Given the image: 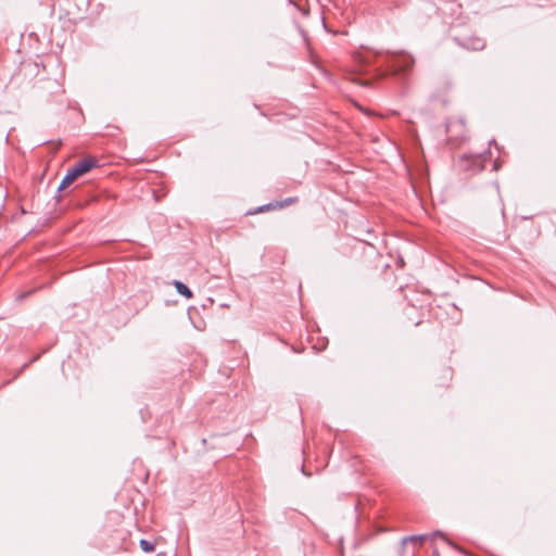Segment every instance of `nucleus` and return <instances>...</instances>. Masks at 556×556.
Returning a JSON list of instances; mask_svg holds the SVG:
<instances>
[{"mask_svg": "<svg viewBox=\"0 0 556 556\" xmlns=\"http://www.w3.org/2000/svg\"><path fill=\"white\" fill-rule=\"evenodd\" d=\"M97 164V161L92 157H87L81 162L77 163L74 167L68 169L67 174L61 181L59 186V190L66 189L70 185H72L78 177L88 173L91 168H93Z\"/></svg>", "mask_w": 556, "mask_h": 556, "instance_id": "f03ea898", "label": "nucleus"}, {"mask_svg": "<svg viewBox=\"0 0 556 556\" xmlns=\"http://www.w3.org/2000/svg\"><path fill=\"white\" fill-rule=\"evenodd\" d=\"M442 535L440 532L434 533L432 536Z\"/></svg>", "mask_w": 556, "mask_h": 556, "instance_id": "6e6552de", "label": "nucleus"}, {"mask_svg": "<svg viewBox=\"0 0 556 556\" xmlns=\"http://www.w3.org/2000/svg\"><path fill=\"white\" fill-rule=\"evenodd\" d=\"M357 59L362 64H369L371 62L370 56L367 54H359Z\"/></svg>", "mask_w": 556, "mask_h": 556, "instance_id": "423d86ee", "label": "nucleus"}, {"mask_svg": "<svg viewBox=\"0 0 556 556\" xmlns=\"http://www.w3.org/2000/svg\"><path fill=\"white\" fill-rule=\"evenodd\" d=\"M25 295H26V294H21V295L18 296V299H23V298H25Z\"/></svg>", "mask_w": 556, "mask_h": 556, "instance_id": "1a4fd4ad", "label": "nucleus"}, {"mask_svg": "<svg viewBox=\"0 0 556 556\" xmlns=\"http://www.w3.org/2000/svg\"><path fill=\"white\" fill-rule=\"evenodd\" d=\"M140 547L146 553H151V552H153L155 549V545L152 542L147 541V540H141L140 541Z\"/></svg>", "mask_w": 556, "mask_h": 556, "instance_id": "39448f33", "label": "nucleus"}, {"mask_svg": "<svg viewBox=\"0 0 556 556\" xmlns=\"http://www.w3.org/2000/svg\"><path fill=\"white\" fill-rule=\"evenodd\" d=\"M174 287L176 288L177 292L179 294H181L182 296L187 298V299H191L192 298V292L191 290L185 285L182 283L181 281L179 280H175L173 282Z\"/></svg>", "mask_w": 556, "mask_h": 556, "instance_id": "7ed1b4c3", "label": "nucleus"}, {"mask_svg": "<svg viewBox=\"0 0 556 556\" xmlns=\"http://www.w3.org/2000/svg\"><path fill=\"white\" fill-rule=\"evenodd\" d=\"M292 202H293V199H288V200L286 201V204H289V203H292Z\"/></svg>", "mask_w": 556, "mask_h": 556, "instance_id": "0eeeda50", "label": "nucleus"}, {"mask_svg": "<svg viewBox=\"0 0 556 556\" xmlns=\"http://www.w3.org/2000/svg\"><path fill=\"white\" fill-rule=\"evenodd\" d=\"M388 72L384 75L405 76L414 66L415 60L406 53H388Z\"/></svg>", "mask_w": 556, "mask_h": 556, "instance_id": "f257e3e1", "label": "nucleus"}, {"mask_svg": "<svg viewBox=\"0 0 556 556\" xmlns=\"http://www.w3.org/2000/svg\"><path fill=\"white\" fill-rule=\"evenodd\" d=\"M428 539H429V535H427V534L406 536L402 540V544H403V546H405L408 543L422 544Z\"/></svg>", "mask_w": 556, "mask_h": 556, "instance_id": "20e7f679", "label": "nucleus"}]
</instances>
